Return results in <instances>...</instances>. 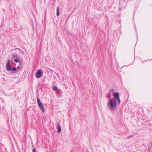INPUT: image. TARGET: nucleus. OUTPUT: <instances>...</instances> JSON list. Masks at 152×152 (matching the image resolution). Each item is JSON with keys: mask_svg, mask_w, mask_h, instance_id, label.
Here are the masks:
<instances>
[{"mask_svg": "<svg viewBox=\"0 0 152 152\" xmlns=\"http://www.w3.org/2000/svg\"><path fill=\"white\" fill-rule=\"evenodd\" d=\"M107 106L110 110H113L116 107V106H115V105L111 99L109 100Z\"/></svg>", "mask_w": 152, "mask_h": 152, "instance_id": "1", "label": "nucleus"}, {"mask_svg": "<svg viewBox=\"0 0 152 152\" xmlns=\"http://www.w3.org/2000/svg\"><path fill=\"white\" fill-rule=\"evenodd\" d=\"M37 101L38 105L39 108L40 109L42 112L43 113H44L45 112V109L44 107L43 104L41 103L40 99L39 98H37Z\"/></svg>", "mask_w": 152, "mask_h": 152, "instance_id": "2", "label": "nucleus"}, {"mask_svg": "<svg viewBox=\"0 0 152 152\" xmlns=\"http://www.w3.org/2000/svg\"><path fill=\"white\" fill-rule=\"evenodd\" d=\"M43 74V72L42 70L41 69L38 70L36 74V77L37 78H40Z\"/></svg>", "mask_w": 152, "mask_h": 152, "instance_id": "3", "label": "nucleus"}, {"mask_svg": "<svg viewBox=\"0 0 152 152\" xmlns=\"http://www.w3.org/2000/svg\"><path fill=\"white\" fill-rule=\"evenodd\" d=\"M113 95L114 97L113 99H116L120 98L119 97V94L118 92H115L114 91Z\"/></svg>", "mask_w": 152, "mask_h": 152, "instance_id": "4", "label": "nucleus"}, {"mask_svg": "<svg viewBox=\"0 0 152 152\" xmlns=\"http://www.w3.org/2000/svg\"><path fill=\"white\" fill-rule=\"evenodd\" d=\"M114 90L113 89H112L110 90V92L109 93V94H108L107 97L108 98V99H109V100H110V99H110L111 98V92L113 91V92H114Z\"/></svg>", "mask_w": 152, "mask_h": 152, "instance_id": "5", "label": "nucleus"}, {"mask_svg": "<svg viewBox=\"0 0 152 152\" xmlns=\"http://www.w3.org/2000/svg\"><path fill=\"white\" fill-rule=\"evenodd\" d=\"M58 131H57L58 133H59L61 131V128L60 125H59L57 126Z\"/></svg>", "mask_w": 152, "mask_h": 152, "instance_id": "6", "label": "nucleus"}, {"mask_svg": "<svg viewBox=\"0 0 152 152\" xmlns=\"http://www.w3.org/2000/svg\"><path fill=\"white\" fill-rule=\"evenodd\" d=\"M7 69L8 71H11L12 69L11 66L10 65L6 66Z\"/></svg>", "mask_w": 152, "mask_h": 152, "instance_id": "7", "label": "nucleus"}, {"mask_svg": "<svg viewBox=\"0 0 152 152\" xmlns=\"http://www.w3.org/2000/svg\"><path fill=\"white\" fill-rule=\"evenodd\" d=\"M59 10H60V9H59V7L58 6L57 7V10H56V11H57L56 14H57V16H58L59 15Z\"/></svg>", "mask_w": 152, "mask_h": 152, "instance_id": "8", "label": "nucleus"}, {"mask_svg": "<svg viewBox=\"0 0 152 152\" xmlns=\"http://www.w3.org/2000/svg\"><path fill=\"white\" fill-rule=\"evenodd\" d=\"M13 57L14 58H19V56L16 54H14L13 56Z\"/></svg>", "mask_w": 152, "mask_h": 152, "instance_id": "9", "label": "nucleus"}, {"mask_svg": "<svg viewBox=\"0 0 152 152\" xmlns=\"http://www.w3.org/2000/svg\"><path fill=\"white\" fill-rule=\"evenodd\" d=\"M15 49H18L19 50L20 52V53H21L22 54H24V52H23L22 50H20L19 48H15Z\"/></svg>", "mask_w": 152, "mask_h": 152, "instance_id": "10", "label": "nucleus"}, {"mask_svg": "<svg viewBox=\"0 0 152 152\" xmlns=\"http://www.w3.org/2000/svg\"><path fill=\"white\" fill-rule=\"evenodd\" d=\"M114 104L115 105V106L116 107V99H114V102H113Z\"/></svg>", "mask_w": 152, "mask_h": 152, "instance_id": "11", "label": "nucleus"}, {"mask_svg": "<svg viewBox=\"0 0 152 152\" xmlns=\"http://www.w3.org/2000/svg\"><path fill=\"white\" fill-rule=\"evenodd\" d=\"M58 89V87L56 86H54L53 88V90L54 91H56Z\"/></svg>", "mask_w": 152, "mask_h": 152, "instance_id": "12", "label": "nucleus"}, {"mask_svg": "<svg viewBox=\"0 0 152 152\" xmlns=\"http://www.w3.org/2000/svg\"><path fill=\"white\" fill-rule=\"evenodd\" d=\"M17 69V68L16 67H14L12 68V69L11 70L13 71H15Z\"/></svg>", "mask_w": 152, "mask_h": 152, "instance_id": "13", "label": "nucleus"}, {"mask_svg": "<svg viewBox=\"0 0 152 152\" xmlns=\"http://www.w3.org/2000/svg\"><path fill=\"white\" fill-rule=\"evenodd\" d=\"M116 100H117V101H118V104L119 105L120 104V102H121L120 98H118L117 99H116Z\"/></svg>", "mask_w": 152, "mask_h": 152, "instance_id": "14", "label": "nucleus"}, {"mask_svg": "<svg viewBox=\"0 0 152 152\" xmlns=\"http://www.w3.org/2000/svg\"><path fill=\"white\" fill-rule=\"evenodd\" d=\"M133 135L129 136L127 137V138L128 139L132 138H133Z\"/></svg>", "mask_w": 152, "mask_h": 152, "instance_id": "15", "label": "nucleus"}, {"mask_svg": "<svg viewBox=\"0 0 152 152\" xmlns=\"http://www.w3.org/2000/svg\"><path fill=\"white\" fill-rule=\"evenodd\" d=\"M14 61L16 63H18L19 61V60L18 58H16L15 59Z\"/></svg>", "mask_w": 152, "mask_h": 152, "instance_id": "16", "label": "nucleus"}, {"mask_svg": "<svg viewBox=\"0 0 152 152\" xmlns=\"http://www.w3.org/2000/svg\"><path fill=\"white\" fill-rule=\"evenodd\" d=\"M10 63V60H8V61H7L6 66L9 65Z\"/></svg>", "mask_w": 152, "mask_h": 152, "instance_id": "17", "label": "nucleus"}, {"mask_svg": "<svg viewBox=\"0 0 152 152\" xmlns=\"http://www.w3.org/2000/svg\"><path fill=\"white\" fill-rule=\"evenodd\" d=\"M32 152H37L35 148L33 149Z\"/></svg>", "mask_w": 152, "mask_h": 152, "instance_id": "18", "label": "nucleus"}, {"mask_svg": "<svg viewBox=\"0 0 152 152\" xmlns=\"http://www.w3.org/2000/svg\"><path fill=\"white\" fill-rule=\"evenodd\" d=\"M20 68V66H17V68Z\"/></svg>", "mask_w": 152, "mask_h": 152, "instance_id": "19", "label": "nucleus"}]
</instances>
